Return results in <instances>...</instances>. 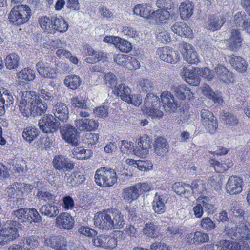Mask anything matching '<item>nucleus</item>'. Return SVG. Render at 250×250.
<instances>
[{"instance_id":"obj_1","label":"nucleus","mask_w":250,"mask_h":250,"mask_svg":"<svg viewBox=\"0 0 250 250\" xmlns=\"http://www.w3.org/2000/svg\"><path fill=\"white\" fill-rule=\"evenodd\" d=\"M229 237L235 242L225 240L229 242L227 250H247L250 246V223L247 221L242 222L234 228L226 229Z\"/></svg>"},{"instance_id":"obj_2","label":"nucleus","mask_w":250,"mask_h":250,"mask_svg":"<svg viewBox=\"0 0 250 250\" xmlns=\"http://www.w3.org/2000/svg\"><path fill=\"white\" fill-rule=\"evenodd\" d=\"M156 5L158 9L154 11L155 22L157 24L166 23L174 13V3L172 0H157Z\"/></svg>"},{"instance_id":"obj_3","label":"nucleus","mask_w":250,"mask_h":250,"mask_svg":"<svg viewBox=\"0 0 250 250\" xmlns=\"http://www.w3.org/2000/svg\"><path fill=\"white\" fill-rule=\"evenodd\" d=\"M32 12L27 5L14 6L10 11L8 18L9 22L15 26H21L27 23L31 18Z\"/></svg>"},{"instance_id":"obj_4","label":"nucleus","mask_w":250,"mask_h":250,"mask_svg":"<svg viewBox=\"0 0 250 250\" xmlns=\"http://www.w3.org/2000/svg\"><path fill=\"white\" fill-rule=\"evenodd\" d=\"M94 178L98 186L102 188H109L117 182L118 177L114 169L104 167L96 171Z\"/></svg>"},{"instance_id":"obj_5","label":"nucleus","mask_w":250,"mask_h":250,"mask_svg":"<svg viewBox=\"0 0 250 250\" xmlns=\"http://www.w3.org/2000/svg\"><path fill=\"white\" fill-rule=\"evenodd\" d=\"M150 185L146 183H139L124 189L122 197L126 201L131 203L137 200L140 195L148 192Z\"/></svg>"},{"instance_id":"obj_6","label":"nucleus","mask_w":250,"mask_h":250,"mask_svg":"<svg viewBox=\"0 0 250 250\" xmlns=\"http://www.w3.org/2000/svg\"><path fill=\"white\" fill-rule=\"evenodd\" d=\"M33 186L23 182H14L6 188V193L9 199H16L17 202L21 200V197L32 192Z\"/></svg>"},{"instance_id":"obj_7","label":"nucleus","mask_w":250,"mask_h":250,"mask_svg":"<svg viewBox=\"0 0 250 250\" xmlns=\"http://www.w3.org/2000/svg\"><path fill=\"white\" fill-rule=\"evenodd\" d=\"M14 215L22 223L31 224L42 221V217L35 208H21L14 211Z\"/></svg>"},{"instance_id":"obj_8","label":"nucleus","mask_w":250,"mask_h":250,"mask_svg":"<svg viewBox=\"0 0 250 250\" xmlns=\"http://www.w3.org/2000/svg\"><path fill=\"white\" fill-rule=\"evenodd\" d=\"M113 91L114 94L128 103H131L135 106H139L141 103L142 99L135 95H131L130 88L124 84H120L115 86Z\"/></svg>"},{"instance_id":"obj_9","label":"nucleus","mask_w":250,"mask_h":250,"mask_svg":"<svg viewBox=\"0 0 250 250\" xmlns=\"http://www.w3.org/2000/svg\"><path fill=\"white\" fill-rule=\"evenodd\" d=\"M39 74L42 77L54 79L57 76V66L53 62L41 60L36 65Z\"/></svg>"},{"instance_id":"obj_10","label":"nucleus","mask_w":250,"mask_h":250,"mask_svg":"<svg viewBox=\"0 0 250 250\" xmlns=\"http://www.w3.org/2000/svg\"><path fill=\"white\" fill-rule=\"evenodd\" d=\"M59 125L60 123L57 121L56 117L49 114L43 115L39 121L40 128L45 133L56 132Z\"/></svg>"},{"instance_id":"obj_11","label":"nucleus","mask_w":250,"mask_h":250,"mask_svg":"<svg viewBox=\"0 0 250 250\" xmlns=\"http://www.w3.org/2000/svg\"><path fill=\"white\" fill-rule=\"evenodd\" d=\"M110 213V208L97 212L94 216V221L95 225L100 229L106 230L112 229L111 226V216L108 213Z\"/></svg>"},{"instance_id":"obj_12","label":"nucleus","mask_w":250,"mask_h":250,"mask_svg":"<svg viewBox=\"0 0 250 250\" xmlns=\"http://www.w3.org/2000/svg\"><path fill=\"white\" fill-rule=\"evenodd\" d=\"M33 94L31 91H26L25 93H23L19 107L20 112L23 116L28 117L30 115H33Z\"/></svg>"},{"instance_id":"obj_13","label":"nucleus","mask_w":250,"mask_h":250,"mask_svg":"<svg viewBox=\"0 0 250 250\" xmlns=\"http://www.w3.org/2000/svg\"><path fill=\"white\" fill-rule=\"evenodd\" d=\"M156 52L161 60L171 64L176 63L180 58L178 52L168 46L160 47Z\"/></svg>"},{"instance_id":"obj_14","label":"nucleus","mask_w":250,"mask_h":250,"mask_svg":"<svg viewBox=\"0 0 250 250\" xmlns=\"http://www.w3.org/2000/svg\"><path fill=\"white\" fill-rule=\"evenodd\" d=\"M243 179L237 176H231L226 185V192L231 195H238L243 190Z\"/></svg>"},{"instance_id":"obj_15","label":"nucleus","mask_w":250,"mask_h":250,"mask_svg":"<svg viewBox=\"0 0 250 250\" xmlns=\"http://www.w3.org/2000/svg\"><path fill=\"white\" fill-rule=\"evenodd\" d=\"M52 164L55 169L64 171H71L75 166V163L73 161L62 155H56L53 159Z\"/></svg>"},{"instance_id":"obj_16","label":"nucleus","mask_w":250,"mask_h":250,"mask_svg":"<svg viewBox=\"0 0 250 250\" xmlns=\"http://www.w3.org/2000/svg\"><path fill=\"white\" fill-rule=\"evenodd\" d=\"M60 132L62 138L67 143L73 146L78 144L77 130L70 125H65L61 129Z\"/></svg>"},{"instance_id":"obj_17","label":"nucleus","mask_w":250,"mask_h":250,"mask_svg":"<svg viewBox=\"0 0 250 250\" xmlns=\"http://www.w3.org/2000/svg\"><path fill=\"white\" fill-rule=\"evenodd\" d=\"M104 42L113 44L122 52L128 53L132 48L131 43L126 40L118 36H105Z\"/></svg>"},{"instance_id":"obj_18","label":"nucleus","mask_w":250,"mask_h":250,"mask_svg":"<svg viewBox=\"0 0 250 250\" xmlns=\"http://www.w3.org/2000/svg\"><path fill=\"white\" fill-rule=\"evenodd\" d=\"M161 99L163 106L166 112L171 113L176 112L178 104L170 92L163 91L161 94Z\"/></svg>"},{"instance_id":"obj_19","label":"nucleus","mask_w":250,"mask_h":250,"mask_svg":"<svg viewBox=\"0 0 250 250\" xmlns=\"http://www.w3.org/2000/svg\"><path fill=\"white\" fill-rule=\"evenodd\" d=\"M217 78L226 84L233 83L235 81V75L232 72L221 64H218L214 68Z\"/></svg>"},{"instance_id":"obj_20","label":"nucleus","mask_w":250,"mask_h":250,"mask_svg":"<svg viewBox=\"0 0 250 250\" xmlns=\"http://www.w3.org/2000/svg\"><path fill=\"white\" fill-rule=\"evenodd\" d=\"M180 51L186 60L191 64H197L199 56L194 48L188 43H183L180 46Z\"/></svg>"},{"instance_id":"obj_21","label":"nucleus","mask_w":250,"mask_h":250,"mask_svg":"<svg viewBox=\"0 0 250 250\" xmlns=\"http://www.w3.org/2000/svg\"><path fill=\"white\" fill-rule=\"evenodd\" d=\"M152 6L149 3H141L135 5L133 9L134 15L140 16L147 20H153L155 21V14L152 11Z\"/></svg>"},{"instance_id":"obj_22","label":"nucleus","mask_w":250,"mask_h":250,"mask_svg":"<svg viewBox=\"0 0 250 250\" xmlns=\"http://www.w3.org/2000/svg\"><path fill=\"white\" fill-rule=\"evenodd\" d=\"M74 218L68 212H62L58 215L55 219V225L61 229L70 230L74 226Z\"/></svg>"},{"instance_id":"obj_23","label":"nucleus","mask_w":250,"mask_h":250,"mask_svg":"<svg viewBox=\"0 0 250 250\" xmlns=\"http://www.w3.org/2000/svg\"><path fill=\"white\" fill-rule=\"evenodd\" d=\"M186 240L189 245H201L208 242L209 237L207 233L201 231H196L186 235Z\"/></svg>"},{"instance_id":"obj_24","label":"nucleus","mask_w":250,"mask_h":250,"mask_svg":"<svg viewBox=\"0 0 250 250\" xmlns=\"http://www.w3.org/2000/svg\"><path fill=\"white\" fill-rule=\"evenodd\" d=\"M75 125L80 131L91 132L95 131L99 127V123L94 119L81 118L75 121Z\"/></svg>"},{"instance_id":"obj_25","label":"nucleus","mask_w":250,"mask_h":250,"mask_svg":"<svg viewBox=\"0 0 250 250\" xmlns=\"http://www.w3.org/2000/svg\"><path fill=\"white\" fill-rule=\"evenodd\" d=\"M197 71L196 68L189 69L184 67L182 72V77L188 84L198 86L200 84L201 79Z\"/></svg>"},{"instance_id":"obj_26","label":"nucleus","mask_w":250,"mask_h":250,"mask_svg":"<svg viewBox=\"0 0 250 250\" xmlns=\"http://www.w3.org/2000/svg\"><path fill=\"white\" fill-rule=\"evenodd\" d=\"M44 243L48 246L57 250H66V239L62 236L52 235L45 239Z\"/></svg>"},{"instance_id":"obj_27","label":"nucleus","mask_w":250,"mask_h":250,"mask_svg":"<svg viewBox=\"0 0 250 250\" xmlns=\"http://www.w3.org/2000/svg\"><path fill=\"white\" fill-rule=\"evenodd\" d=\"M12 94L6 89L0 87V116L5 112V107H8L13 103Z\"/></svg>"},{"instance_id":"obj_28","label":"nucleus","mask_w":250,"mask_h":250,"mask_svg":"<svg viewBox=\"0 0 250 250\" xmlns=\"http://www.w3.org/2000/svg\"><path fill=\"white\" fill-rule=\"evenodd\" d=\"M243 38L239 29H232L228 39V44L229 48L232 51L239 49L242 45Z\"/></svg>"},{"instance_id":"obj_29","label":"nucleus","mask_w":250,"mask_h":250,"mask_svg":"<svg viewBox=\"0 0 250 250\" xmlns=\"http://www.w3.org/2000/svg\"><path fill=\"white\" fill-rule=\"evenodd\" d=\"M175 96L181 100L191 101L194 99V93L186 84H181L173 87Z\"/></svg>"},{"instance_id":"obj_30","label":"nucleus","mask_w":250,"mask_h":250,"mask_svg":"<svg viewBox=\"0 0 250 250\" xmlns=\"http://www.w3.org/2000/svg\"><path fill=\"white\" fill-rule=\"evenodd\" d=\"M209 163L210 167H213L217 173H224L233 165V162L229 159H225L220 161L214 158H211Z\"/></svg>"},{"instance_id":"obj_31","label":"nucleus","mask_w":250,"mask_h":250,"mask_svg":"<svg viewBox=\"0 0 250 250\" xmlns=\"http://www.w3.org/2000/svg\"><path fill=\"white\" fill-rule=\"evenodd\" d=\"M54 116L60 121L66 122L68 119L69 110L66 104L62 102H57L53 107Z\"/></svg>"},{"instance_id":"obj_32","label":"nucleus","mask_w":250,"mask_h":250,"mask_svg":"<svg viewBox=\"0 0 250 250\" xmlns=\"http://www.w3.org/2000/svg\"><path fill=\"white\" fill-rule=\"evenodd\" d=\"M172 31L180 36L192 38L193 36L192 30L183 22H176L171 27Z\"/></svg>"},{"instance_id":"obj_33","label":"nucleus","mask_w":250,"mask_h":250,"mask_svg":"<svg viewBox=\"0 0 250 250\" xmlns=\"http://www.w3.org/2000/svg\"><path fill=\"white\" fill-rule=\"evenodd\" d=\"M84 53L87 56L85 59V61L88 63H96L106 58L104 53L95 51L91 47H87L84 49Z\"/></svg>"},{"instance_id":"obj_34","label":"nucleus","mask_w":250,"mask_h":250,"mask_svg":"<svg viewBox=\"0 0 250 250\" xmlns=\"http://www.w3.org/2000/svg\"><path fill=\"white\" fill-rule=\"evenodd\" d=\"M229 58V63L235 70L240 73L247 71L248 63L243 58L234 55H232Z\"/></svg>"},{"instance_id":"obj_35","label":"nucleus","mask_w":250,"mask_h":250,"mask_svg":"<svg viewBox=\"0 0 250 250\" xmlns=\"http://www.w3.org/2000/svg\"><path fill=\"white\" fill-rule=\"evenodd\" d=\"M160 229L161 228L159 225L153 222H149L145 225L142 229V232L143 235L147 238H156L159 236Z\"/></svg>"},{"instance_id":"obj_36","label":"nucleus","mask_w":250,"mask_h":250,"mask_svg":"<svg viewBox=\"0 0 250 250\" xmlns=\"http://www.w3.org/2000/svg\"><path fill=\"white\" fill-rule=\"evenodd\" d=\"M166 197L167 195H160L158 193L155 194L152 202V208L155 213L161 214L165 212Z\"/></svg>"},{"instance_id":"obj_37","label":"nucleus","mask_w":250,"mask_h":250,"mask_svg":"<svg viewBox=\"0 0 250 250\" xmlns=\"http://www.w3.org/2000/svg\"><path fill=\"white\" fill-rule=\"evenodd\" d=\"M18 228L16 222L10 221L7 227L2 228L8 242L15 240L19 236Z\"/></svg>"},{"instance_id":"obj_38","label":"nucleus","mask_w":250,"mask_h":250,"mask_svg":"<svg viewBox=\"0 0 250 250\" xmlns=\"http://www.w3.org/2000/svg\"><path fill=\"white\" fill-rule=\"evenodd\" d=\"M68 26L67 22L62 17L54 16L52 33H55L56 32H65L68 30Z\"/></svg>"},{"instance_id":"obj_39","label":"nucleus","mask_w":250,"mask_h":250,"mask_svg":"<svg viewBox=\"0 0 250 250\" xmlns=\"http://www.w3.org/2000/svg\"><path fill=\"white\" fill-rule=\"evenodd\" d=\"M194 5L191 2L186 1L181 3L179 13L181 18L184 20L189 19L193 14Z\"/></svg>"},{"instance_id":"obj_40","label":"nucleus","mask_w":250,"mask_h":250,"mask_svg":"<svg viewBox=\"0 0 250 250\" xmlns=\"http://www.w3.org/2000/svg\"><path fill=\"white\" fill-rule=\"evenodd\" d=\"M110 209L113 217L111 218L112 229L122 228L125 224V220L121 212L116 208H110Z\"/></svg>"},{"instance_id":"obj_41","label":"nucleus","mask_w":250,"mask_h":250,"mask_svg":"<svg viewBox=\"0 0 250 250\" xmlns=\"http://www.w3.org/2000/svg\"><path fill=\"white\" fill-rule=\"evenodd\" d=\"M201 89L204 95L214 103L219 104L223 103L224 101L222 96L217 95L208 85L204 84L201 87Z\"/></svg>"},{"instance_id":"obj_42","label":"nucleus","mask_w":250,"mask_h":250,"mask_svg":"<svg viewBox=\"0 0 250 250\" xmlns=\"http://www.w3.org/2000/svg\"><path fill=\"white\" fill-rule=\"evenodd\" d=\"M155 152L159 156H163L168 152V145L166 139L162 137H157L154 144Z\"/></svg>"},{"instance_id":"obj_43","label":"nucleus","mask_w":250,"mask_h":250,"mask_svg":"<svg viewBox=\"0 0 250 250\" xmlns=\"http://www.w3.org/2000/svg\"><path fill=\"white\" fill-rule=\"evenodd\" d=\"M54 16H42L39 18L38 23L41 28L47 33H52Z\"/></svg>"},{"instance_id":"obj_44","label":"nucleus","mask_w":250,"mask_h":250,"mask_svg":"<svg viewBox=\"0 0 250 250\" xmlns=\"http://www.w3.org/2000/svg\"><path fill=\"white\" fill-rule=\"evenodd\" d=\"M82 81L80 77L75 74L68 75L64 80L65 85L73 90H76L81 84Z\"/></svg>"},{"instance_id":"obj_45","label":"nucleus","mask_w":250,"mask_h":250,"mask_svg":"<svg viewBox=\"0 0 250 250\" xmlns=\"http://www.w3.org/2000/svg\"><path fill=\"white\" fill-rule=\"evenodd\" d=\"M38 237L35 235L25 236L22 238L23 247L25 250H33L39 245Z\"/></svg>"},{"instance_id":"obj_46","label":"nucleus","mask_w":250,"mask_h":250,"mask_svg":"<svg viewBox=\"0 0 250 250\" xmlns=\"http://www.w3.org/2000/svg\"><path fill=\"white\" fill-rule=\"evenodd\" d=\"M73 154L74 157L78 160H87L92 156L93 152L90 149H85L79 146L74 148Z\"/></svg>"},{"instance_id":"obj_47","label":"nucleus","mask_w":250,"mask_h":250,"mask_svg":"<svg viewBox=\"0 0 250 250\" xmlns=\"http://www.w3.org/2000/svg\"><path fill=\"white\" fill-rule=\"evenodd\" d=\"M40 213L50 218H54L58 214L59 210L57 206L51 204L42 205L39 209Z\"/></svg>"},{"instance_id":"obj_48","label":"nucleus","mask_w":250,"mask_h":250,"mask_svg":"<svg viewBox=\"0 0 250 250\" xmlns=\"http://www.w3.org/2000/svg\"><path fill=\"white\" fill-rule=\"evenodd\" d=\"M33 97L34 101L32 104L33 116L41 115L46 111L47 104H43L41 99H37L35 95H33Z\"/></svg>"},{"instance_id":"obj_49","label":"nucleus","mask_w":250,"mask_h":250,"mask_svg":"<svg viewBox=\"0 0 250 250\" xmlns=\"http://www.w3.org/2000/svg\"><path fill=\"white\" fill-rule=\"evenodd\" d=\"M226 22V18L222 17L219 18L214 15L211 16L209 18L208 28L212 31L220 29Z\"/></svg>"},{"instance_id":"obj_50","label":"nucleus","mask_w":250,"mask_h":250,"mask_svg":"<svg viewBox=\"0 0 250 250\" xmlns=\"http://www.w3.org/2000/svg\"><path fill=\"white\" fill-rule=\"evenodd\" d=\"M39 131L34 126L25 128L22 132V137L27 142L31 143L39 136Z\"/></svg>"},{"instance_id":"obj_51","label":"nucleus","mask_w":250,"mask_h":250,"mask_svg":"<svg viewBox=\"0 0 250 250\" xmlns=\"http://www.w3.org/2000/svg\"><path fill=\"white\" fill-rule=\"evenodd\" d=\"M20 57L15 53L8 55L5 59V63L7 69L11 70L17 68L19 64Z\"/></svg>"},{"instance_id":"obj_52","label":"nucleus","mask_w":250,"mask_h":250,"mask_svg":"<svg viewBox=\"0 0 250 250\" xmlns=\"http://www.w3.org/2000/svg\"><path fill=\"white\" fill-rule=\"evenodd\" d=\"M229 242L225 240H220L215 245L213 243L204 245L200 248L199 250H227L226 246H228Z\"/></svg>"},{"instance_id":"obj_53","label":"nucleus","mask_w":250,"mask_h":250,"mask_svg":"<svg viewBox=\"0 0 250 250\" xmlns=\"http://www.w3.org/2000/svg\"><path fill=\"white\" fill-rule=\"evenodd\" d=\"M85 180L84 175L81 174L80 172H73L67 179V182L72 187L77 186L83 183Z\"/></svg>"},{"instance_id":"obj_54","label":"nucleus","mask_w":250,"mask_h":250,"mask_svg":"<svg viewBox=\"0 0 250 250\" xmlns=\"http://www.w3.org/2000/svg\"><path fill=\"white\" fill-rule=\"evenodd\" d=\"M138 145L142 150L145 151V153H147L149 149L151 147L152 140L148 135L144 134L139 138Z\"/></svg>"},{"instance_id":"obj_55","label":"nucleus","mask_w":250,"mask_h":250,"mask_svg":"<svg viewBox=\"0 0 250 250\" xmlns=\"http://www.w3.org/2000/svg\"><path fill=\"white\" fill-rule=\"evenodd\" d=\"M197 201L202 204L206 211L209 214H213L216 208L215 205L210 203V199L208 197L202 195L199 196Z\"/></svg>"},{"instance_id":"obj_56","label":"nucleus","mask_w":250,"mask_h":250,"mask_svg":"<svg viewBox=\"0 0 250 250\" xmlns=\"http://www.w3.org/2000/svg\"><path fill=\"white\" fill-rule=\"evenodd\" d=\"M192 191L196 194H203L206 191L207 187L205 182L202 180H196L192 181L190 186Z\"/></svg>"},{"instance_id":"obj_57","label":"nucleus","mask_w":250,"mask_h":250,"mask_svg":"<svg viewBox=\"0 0 250 250\" xmlns=\"http://www.w3.org/2000/svg\"><path fill=\"white\" fill-rule=\"evenodd\" d=\"M18 78L21 80L30 81L35 78V74L33 70L29 68H24L17 73Z\"/></svg>"},{"instance_id":"obj_58","label":"nucleus","mask_w":250,"mask_h":250,"mask_svg":"<svg viewBox=\"0 0 250 250\" xmlns=\"http://www.w3.org/2000/svg\"><path fill=\"white\" fill-rule=\"evenodd\" d=\"M160 103V98L153 93H148L145 99L144 107L152 108L156 106Z\"/></svg>"},{"instance_id":"obj_59","label":"nucleus","mask_w":250,"mask_h":250,"mask_svg":"<svg viewBox=\"0 0 250 250\" xmlns=\"http://www.w3.org/2000/svg\"><path fill=\"white\" fill-rule=\"evenodd\" d=\"M143 111L146 114L147 116L151 117L152 119H160L162 118L164 115V113L162 111L154 107H144Z\"/></svg>"},{"instance_id":"obj_60","label":"nucleus","mask_w":250,"mask_h":250,"mask_svg":"<svg viewBox=\"0 0 250 250\" xmlns=\"http://www.w3.org/2000/svg\"><path fill=\"white\" fill-rule=\"evenodd\" d=\"M78 232L82 235L89 238H93L97 235V231L88 226L81 225L79 227Z\"/></svg>"},{"instance_id":"obj_61","label":"nucleus","mask_w":250,"mask_h":250,"mask_svg":"<svg viewBox=\"0 0 250 250\" xmlns=\"http://www.w3.org/2000/svg\"><path fill=\"white\" fill-rule=\"evenodd\" d=\"M186 188H190L189 185H186L182 182H176L172 186L173 190L179 195H183L185 197L188 196L186 194Z\"/></svg>"},{"instance_id":"obj_62","label":"nucleus","mask_w":250,"mask_h":250,"mask_svg":"<svg viewBox=\"0 0 250 250\" xmlns=\"http://www.w3.org/2000/svg\"><path fill=\"white\" fill-rule=\"evenodd\" d=\"M223 116V119L226 124L229 126H235L239 123V120L237 116L229 112H225Z\"/></svg>"},{"instance_id":"obj_63","label":"nucleus","mask_w":250,"mask_h":250,"mask_svg":"<svg viewBox=\"0 0 250 250\" xmlns=\"http://www.w3.org/2000/svg\"><path fill=\"white\" fill-rule=\"evenodd\" d=\"M99 139V135L97 133H86L83 137L84 143L88 146L95 145L98 142Z\"/></svg>"},{"instance_id":"obj_64","label":"nucleus","mask_w":250,"mask_h":250,"mask_svg":"<svg viewBox=\"0 0 250 250\" xmlns=\"http://www.w3.org/2000/svg\"><path fill=\"white\" fill-rule=\"evenodd\" d=\"M196 70L198 75L203 78H206L208 80H211L214 76V71L212 70L207 67L196 68Z\"/></svg>"}]
</instances>
